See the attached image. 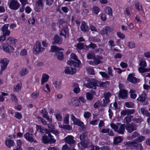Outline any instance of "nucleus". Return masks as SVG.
Instances as JSON below:
<instances>
[{
    "instance_id": "nucleus-46",
    "label": "nucleus",
    "mask_w": 150,
    "mask_h": 150,
    "mask_svg": "<svg viewBox=\"0 0 150 150\" xmlns=\"http://www.w3.org/2000/svg\"><path fill=\"white\" fill-rule=\"evenodd\" d=\"M127 45L130 48H133L135 47V44L133 42L130 41L127 43Z\"/></svg>"
},
{
    "instance_id": "nucleus-3",
    "label": "nucleus",
    "mask_w": 150,
    "mask_h": 150,
    "mask_svg": "<svg viewBox=\"0 0 150 150\" xmlns=\"http://www.w3.org/2000/svg\"><path fill=\"white\" fill-rule=\"evenodd\" d=\"M45 50V48L41 47V43L39 41H37L33 47V51L34 54H37L42 52Z\"/></svg>"
},
{
    "instance_id": "nucleus-43",
    "label": "nucleus",
    "mask_w": 150,
    "mask_h": 150,
    "mask_svg": "<svg viewBox=\"0 0 150 150\" xmlns=\"http://www.w3.org/2000/svg\"><path fill=\"white\" fill-rule=\"evenodd\" d=\"M106 12L110 16L112 15V9L109 7H107L106 9Z\"/></svg>"
},
{
    "instance_id": "nucleus-58",
    "label": "nucleus",
    "mask_w": 150,
    "mask_h": 150,
    "mask_svg": "<svg viewBox=\"0 0 150 150\" xmlns=\"http://www.w3.org/2000/svg\"><path fill=\"white\" fill-rule=\"evenodd\" d=\"M11 98L13 101L15 103H17L18 102V99L16 96L13 94H12L11 95Z\"/></svg>"
},
{
    "instance_id": "nucleus-51",
    "label": "nucleus",
    "mask_w": 150,
    "mask_h": 150,
    "mask_svg": "<svg viewBox=\"0 0 150 150\" xmlns=\"http://www.w3.org/2000/svg\"><path fill=\"white\" fill-rule=\"evenodd\" d=\"M8 26L9 24H5L1 28V30H2V32L6 31V30H8Z\"/></svg>"
},
{
    "instance_id": "nucleus-57",
    "label": "nucleus",
    "mask_w": 150,
    "mask_h": 150,
    "mask_svg": "<svg viewBox=\"0 0 150 150\" xmlns=\"http://www.w3.org/2000/svg\"><path fill=\"white\" fill-rule=\"evenodd\" d=\"M39 96V93L38 92H34L31 95V98L33 99L36 98Z\"/></svg>"
},
{
    "instance_id": "nucleus-30",
    "label": "nucleus",
    "mask_w": 150,
    "mask_h": 150,
    "mask_svg": "<svg viewBox=\"0 0 150 150\" xmlns=\"http://www.w3.org/2000/svg\"><path fill=\"white\" fill-rule=\"evenodd\" d=\"M123 139L120 137L119 136L115 137L114 140V143L115 144H117L122 141Z\"/></svg>"
},
{
    "instance_id": "nucleus-59",
    "label": "nucleus",
    "mask_w": 150,
    "mask_h": 150,
    "mask_svg": "<svg viewBox=\"0 0 150 150\" xmlns=\"http://www.w3.org/2000/svg\"><path fill=\"white\" fill-rule=\"evenodd\" d=\"M108 75L112 77L113 76V75L112 73V68L111 67H108Z\"/></svg>"
},
{
    "instance_id": "nucleus-49",
    "label": "nucleus",
    "mask_w": 150,
    "mask_h": 150,
    "mask_svg": "<svg viewBox=\"0 0 150 150\" xmlns=\"http://www.w3.org/2000/svg\"><path fill=\"white\" fill-rule=\"evenodd\" d=\"M125 105L126 107L128 108H133L134 106V103L132 102H126L125 103Z\"/></svg>"
},
{
    "instance_id": "nucleus-20",
    "label": "nucleus",
    "mask_w": 150,
    "mask_h": 150,
    "mask_svg": "<svg viewBox=\"0 0 150 150\" xmlns=\"http://www.w3.org/2000/svg\"><path fill=\"white\" fill-rule=\"evenodd\" d=\"M36 129H39L40 132L45 134H47L50 133L49 131L47 129H44L40 126L36 125Z\"/></svg>"
},
{
    "instance_id": "nucleus-12",
    "label": "nucleus",
    "mask_w": 150,
    "mask_h": 150,
    "mask_svg": "<svg viewBox=\"0 0 150 150\" xmlns=\"http://www.w3.org/2000/svg\"><path fill=\"white\" fill-rule=\"evenodd\" d=\"M89 142L86 141H81L78 144V146L79 150H84L87 147Z\"/></svg>"
},
{
    "instance_id": "nucleus-64",
    "label": "nucleus",
    "mask_w": 150,
    "mask_h": 150,
    "mask_svg": "<svg viewBox=\"0 0 150 150\" xmlns=\"http://www.w3.org/2000/svg\"><path fill=\"white\" fill-rule=\"evenodd\" d=\"M135 6L136 8L139 11H142V7L141 5H139L138 2H137L135 4Z\"/></svg>"
},
{
    "instance_id": "nucleus-38",
    "label": "nucleus",
    "mask_w": 150,
    "mask_h": 150,
    "mask_svg": "<svg viewBox=\"0 0 150 150\" xmlns=\"http://www.w3.org/2000/svg\"><path fill=\"white\" fill-rule=\"evenodd\" d=\"M134 147L138 150H141L142 148V145L141 144L137 143V142H135Z\"/></svg>"
},
{
    "instance_id": "nucleus-61",
    "label": "nucleus",
    "mask_w": 150,
    "mask_h": 150,
    "mask_svg": "<svg viewBox=\"0 0 150 150\" xmlns=\"http://www.w3.org/2000/svg\"><path fill=\"white\" fill-rule=\"evenodd\" d=\"M38 119L41 122L43 125H47V122L43 118L38 117Z\"/></svg>"
},
{
    "instance_id": "nucleus-2",
    "label": "nucleus",
    "mask_w": 150,
    "mask_h": 150,
    "mask_svg": "<svg viewBox=\"0 0 150 150\" xmlns=\"http://www.w3.org/2000/svg\"><path fill=\"white\" fill-rule=\"evenodd\" d=\"M71 58L74 59L76 62L72 60H70L67 62L68 64L74 67H77L79 66L81 62L77 59V56L74 54H71Z\"/></svg>"
},
{
    "instance_id": "nucleus-22",
    "label": "nucleus",
    "mask_w": 150,
    "mask_h": 150,
    "mask_svg": "<svg viewBox=\"0 0 150 150\" xmlns=\"http://www.w3.org/2000/svg\"><path fill=\"white\" fill-rule=\"evenodd\" d=\"M64 49L62 47H59L53 45L51 47L50 51L53 52H57L58 51L64 50Z\"/></svg>"
},
{
    "instance_id": "nucleus-56",
    "label": "nucleus",
    "mask_w": 150,
    "mask_h": 150,
    "mask_svg": "<svg viewBox=\"0 0 150 150\" xmlns=\"http://www.w3.org/2000/svg\"><path fill=\"white\" fill-rule=\"evenodd\" d=\"M86 97L87 99L88 100H90L93 99V95L91 93L88 92L86 93Z\"/></svg>"
},
{
    "instance_id": "nucleus-50",
    "label": "nucleus",
    "mask_w": 150,
    "mask_h": 150,
    "mask_svg": "<svg viewBox=\"0 0 150 150\" xmlns=\"http://www.w3.org/2000/svg\"><path fill=\"white\" fill-rule=\"evenodd\" d=\"M14 117L17 119L19 120H21L22 118V115L20 113L18 112L15 113Z\"/></svg>"
},
{
    "instance_id": "nucleus-6",
    "label": "nucleus",
    "mask_w": 150,
    "mask_h": 150,
    "mask_svg": "<svg viewBox=\"0 0 150 150\" xmlns=\"http://www.w3.org/2000/svg\"><path fill=\"white\" fill-rule=\"evenodd\" d=\"M126 129L129 133H131L134 131L137 130V126L134 123H128L125 125Z\"/></svg>"
},
{
    "instance_id": "nucleus-63",
    "label": "nucleus",
    "mask_w": 150,
    "mask_h": 150,
    "mask_svg": "<svg viewBox=\"0 0 150 150\" xmlns=\"http://www.w3.org/2000/svg\"><path fill=\"white\" fill-rule=\"evenodd\" d=\"M139 136V133L137 132H135L133 133L131 137L133 139L138 137Z\"/></svg>"
},
{
    "instance_id": "nucleus-1",
    "label": "nucleus",
    "mask_w": 150,
    "mask_h": 150,
    "mask_svg": "<svg viewBox=\"0 0 150 150\" xmlns=\"http://www.w3.org/2000/svg\"><path fill=\"white\" fill-rule=\"evenodd\" d=\"M117 124V125L111 123L110 124V127L118 134H123L126 128L125 125L122 124L120 123H118Z\"/></svg>"
},
{
    "instance_id": "nucleus-5",
    "label": "nucleus",
    "mask_w": 150,
    "mask_h": 150,
    "mask_svg": "<svg viewBox=\"0 0 150 150\" xmlns=\"http://www.w3.org/2000/svg\"><path fill=\"white\" fill-rule=\"evenodd\" d=\"M9 62V60L6 58L1 59H0V63L1 64V65L0 74H1L2 71L6 69Z\"/></svg>"
},
{
    "instance_id": "nucleus-16",
    "label": "nucleus",
    "mask_w": 150,
    "mask_h": 150,
    "mask_svg": "<svg viewBox=\"0 0 150 150\" xmlns=\"http://www.w3.org/2000/svg\"><path fill=\"white\" fill-rule=\"evenodd\" d=\"M3 50L7 52H10L13 50V48L12 46L6 44L4 45L2 47Z\"/></svg>"
},
{
    "instance_id": "nucleus-62",
    "label": "nucleus",
    "mask_w": 150,
    "mask_h": 150,
    "mask_svg": "<svg viewBox=\"0 0 150 150\" xmlns=\"http://www.w3.org/2000/svg\"><path fill=\"white\" fill-rule=\"evenodd\" d=\"M47 127L49 129V131L50 133L54 129V126L52 125L51 124H48Z\"/></svg>"
},
{
    "instance_id": "nucleus-24",
    "label": "nucleus",
    "mask_w": 150,
    "mask_h": 150,
    "mask_svg": "<svg viewBox=\"0 0 150 150\" xmlns=\"http://www.w3.org/2000/svg\"><path fill=\"white\" fill-rule=\"evenodd\" d=\"M80 103L79 101L77 98H72L71 102L69 103L70 104L74 105L75 106H78Z\"/></svg>"
},
{
    "instance_id": "nucleus-26",
    "label": "nucleus",
    "mask_w": 150,
    "mask_h": 150,
    "mask_svg": "<svg viewBox=\"0 0 150 150\" xmlns=\"http://www.w3.org/2000/svg\"><path fill=\"white\" fill-rule=\"evenodd\" d=\"M5 144L8 147L11 148L14 146V143L13 140L9 139L6 140Z\"/></svg>"
},
{
    "instance_id": "nucleus-52",
    "label": "nucleus",
    "mask_w": 150,
    "mask_h": 150,
    "mask_svg": "<svg viewBox=\"0 0 150 150\" xmlns=\"http://www.w3.org/2000/svg\"><path fill=\"white\" fill-rule=\"evenodd\" d=\"M144 137L143 136H142L138 137L137 139L134 140V141L136 142H140L144 140Z\"/></svg>"
},
{
    "instance_id": "nucleus-14",
    "label": "nucleus",
    "mask_w": 150,
    "mask_h": 150,
    "mask_svg": "<svg viewBox=\"0 0 150 150\" xmlns=\"http://www.w3.org/2000/svg\"><path fill=\"white\" fill-rule=\"evenodd\" d=\"M112 31L113 29L112 28L110 27L106 26L103 28L101 32V33L102 35L105 34L108 35L109 33L112 32Z\"/></svg>"
},
{
    "instance_id": "nucleus-11",
    "label": "nucleus",
    "mask_w": 150,
    "mask_h": 150,
    "mask_svg": "<svg viewBox=\"0 0 150 150\" xmlns=\"http://www.w3.org/2000/svg\"><path fill=\"white\" fill-rule=\"evenodd\" d=\"M65 142L71 146L74 144L75 141L74 139V137L71 135H68L64 139Z\"/></svg>"
},
{
    "instance_id": "nucleus-4",
    "label": "nucleus",
    "mask_w": 150,
    "mask_h": 150,
    "mask_svg": "<svg viewBox=\"0 0 150 150\" xmlns=\"http://www.w3.org/2000/svg\"><path fill=\"white\" fill-rule=\"evenodd\" d=\"M139 65L141 66L138 68V70L139 72L143 73L146 72L150 71V68H145L146 67V63L144 60H141Z\"/></svg>"
},
{
    "instance_id": "nucleus-40",
    "label": "nucleus",
    "mask_w": 150,
    "mask_h": 150,
    "mask_svg": "<svg viewBox=\"0 0 150 150\" xmlns=\"http://www.w3.org/2000/svg\"><path fill=\"white\" fill-rule=\"evenodd\" d=\"M146 99V98L145 97L140 96L137 100L142 103L144 105H146V102H145Z\"/></svg>"
},
{
    "instance_id": "nucleus-28",
    "label": "nucleus",
    "mask_w": 150,
    "mask_h": 150,
    "mask_svg": "<svg viewBox=\"0 0 150 150\" xmlns=\"http://www.w3.org/2000/svg\"><path fill=\"white\" fill-rule=\"evenodd\" d=\"M57 58L59 60H62L64 59L63 53L61 52H58L56 53Z\"/></svg>"
},
{
    "instance_id": "nucleus-21",
    "label": "nucleus",
    "mask_w": 150,
    "mask_h": 150,
    "mask_svg": "<svg viewBox=\"0 0 150 150\" xmlns=\"http://www.w3.org/2000/svg\"><path fill=\"white\" fill-rule=\"evenodd\" d=\"M80 28L81 31L85 32L88 31L89 30L88 26L84 22L81 23Z\"/></svg>"
},
{
    "instance_id": "nucleus-35",
    "label": "nucleus",
    "mask_w": 150,
    "mask_h": 150,
    "mask_svg": "<svg viewBox=\"0 0 150 150\" xmlns=\"http://www.w3.org/2000/svg\"><path fill=\"white\" fill-rule=\"evenodd\" d=\"M133 116L131 115L127 116L125 117L124 119V122L127 124L130 122L132 121V118Z\"/></svg>"
},
{
    "instance_id": "nucleus-19",
    "label": "nucleus",
    "mask_w": 150,
    "mask_h": 150,
    "mask_svg": "<svg viewBox=\"0 0 150 150\" xmlns=\"http://www.w3.org/2000/svg\"><path fill=\"white\" fill-rule=\"evenodd\" d=\"M72 87L74 88L73 91L76 93H78L80 91V88L79 87V85L76 82L73 83L72 84Z\"/></svg>"
},
{
    "instance_id": "nucleus-25",
    "label": "nucleus",
    "mask_w": 150,
    "mask_h": 150,
    "mask_svg": "<svg viewBox=\"0 0 150 150\" xmlns=\"http://www.w3.org/2000/svg\"><path fill=\"white\" fill-rule=\"evenodd\" d=\"M127 79L129 81L133 83H135L137 82V79L134 77L132 74H129Z\"/></svg>"
},
{
    "instance_id": "nucleus-44",
    "label": "nucleus",
    "mask_w": 150,
    "mask_h": 150,
    "mask_svg": "<svg viewBox=\"0 0 150 150\" xmlns=\"http://www.w3.org/2000/svg\"><path fill=\"white\" fill-rule=\"evenodd\" d=\"M87 57L89 59L94 58L95 56L94 53L92 52H89L87 55Z\"/></svg>"
},
{
    "instance_id": "nucleus-48",
    "label": "nucleus",
    "mask_w": 150,
    "mask_h": 150,
    "mask_svg": "<svg viewBox=\"0 0 150 150\" xmlns=\"http://www.w3.org/2000/svg\"><path fill=\"white\" fill-rule=\"evenodd\" d=\"M69 115L68 114L65 115V117L64 118V122L66 124H68L69 123Z\"/></svg>"
},
{
    "instance_id": "nucleus-32",
    "label": "nucleus",
    "mask_w": 150,
    "mask_h": 150,
    "mask_svg": "<svg viewBox=\"0 0 150 150\" xmlns=\"http://www.w3.org/2000/svg\"><path fill=\"white\" fill-rule=\"evenodd\" d=\"M28 72V71L27 69L25 68H23L21 70L20 72V74L22 76H23L27 74Z\"/></svg>"
},
{
    "instance_id": "nucleus-33",
    "label": "nucleus",
    "mask_w": 150,
    "mask_h": 150,
    "mask_svg": "<svg viewBox=\"0 0 150 150\" xmlns=\"http://www.w3.org/2000/svg\"><path fill=\"white\" fill-rule=\"evenodd\" d=\"M135 141L134 140L132 142L129 141L126 142L124 143L125 146L127 147H132L134 146Z\"/></svg>"
},
{
    "instance_id": "nucleus-36",
    "label": "nucleus",
    "mask_w": 150,
    "mask_h": 150,
    "mask_svg": "<svg viewBox=\"0 0 150 150\" xmlns=\"http://www.w3.org/2000/svg\"><path fill=\"white\" fill-rule=\"evenodd\" d=\"M53 84L54 87L57 88H60L61 87V81H57L53 83Z\"/></svg>"
},
{
    "instance_id": "nucleus-53",
    "label": "nucleus",
    "mask_w": 150,
    "mask_h": 150,
    "mask_svg": "<svg viewBox=\"0 0 150 150\" xmlns=\"http://www.w3.org/2000/svg\"><path fill=\"white\" fill-rule=\"evenodd\" d=\"M87 135V132H84L81 134L80 137V139L81 140H83L85 138Z\"/></svg>"
},
{
    "instance_id": "nucleus-31",
    "label": "nucleus",
    "mask_w": 150,
    "mask_h": 150,
    "mask_svg": "<svg viewBox=\"0 0 150 150\" xmlns=\"http://www.w3.org/2000/svg\"><path fill=\"white\" fill-rule=\"evenodd\" d=\"M7 43L11 44H14L17 41V40L12 37H9L7 39Z\"/></svg>"
},
{
    "instance_id": "nucleus-60",
    "label": "nucleus",
    "mask_w": 150,
    "mask_h": 150,
    "mask_svg": "<svg viewBox=\"0 0 150 150\" xmlns=\"http://www.w3.org/2000/svg\"><path fill=\"white\" fill-rule=\"evenodd\" d=\"M27 54V50L25 49L22 50L20 53V55L22 56H25Z\"/></svg>"
},
{
    "instance_id": "nucleus-42",
    "label": "nucleus",
    "mask_w": 150,
    "mask_h": 150,
    "mask_svg": "<svg viewBox=\"0 0 150 150\" xmlns=\"http://www.w3.org/2000/svg\"><path fill=\"white\" fill-rule=\"evenodd\" d=\"M21 86L22 84L21 83H18L14 87V88L15 90L16 91V92L21 89Z\"/></svg>"
},
{
    "instance_id": "nucleus-54",
    "label": "nucleus",
    "mask_w": 150,
    "mask_h": 150,
    "mask_svg": "<svg viewBox=\"0 0 150 150\" xmlns=\"http://www.w3.org/2000/svg\"><path fill=\"white\" fill-rule=\"evenodd\" d=\"M76 125L79 126H82L83 124V122L77 119L74 122Z\"/></svg>"
},
{
    "instance_id": "nucleus-8",
    "label": "nucleus",
    "mask_w": 150,
    "mask_h": 150,
    "mask_svg": "<svg viewBox=\"0 0 150 150\" xmlns=\"http://www.w3.org/2000/svg\"><path fill=\"white\" fill-rule=\"evenodd\" d=\"M44 0H37L36 1L34 9L36 11L39 12L41 9H43Z\"/></svg>"
},
{
    "instance_id": "nucleus-13",
    "label": "nucleus",
    "mask_w": 150,
    "mask_h": 150,
    "mask_svg": "<svg viewBox=\"0 0 150 150\" xmlns=\"http://www.w3.org/2000/svg\"><path fill=\"white\" fill-rule=\"evenodd\" d=\"M24 137L26 139L30 142H36V140L33 138V135L32 134L27 132L24 135Z\"/></svg>"
},
{
    "instance_id": "nucleus-41",
    "label": "nucleus",
    "mask_w": 150,
    "mask_h": 150,
    "mask_svg": "<svg viewBox=\"0 0 150 150\" xmlns=\"http://www.w3.org/2000/svg\"><path fill=\"white\" fill-rule=\"evenodd\" d=\"M48 137L50 138L49 140L51 144H53L54 143L56 142V140L53 138V136L51 135L50 133H49L48 134Z\"/></svg>"
},
{
    "instance_id": "nucleus-7",
    "label": "nucleus",
    "mask_w": 150,
    "mask_h": 150,
    "mask_svg": "<svg viewBox=\"0 0 150 150\" xmlns=\"http://www.w3.org/2000/svg\"><path fill=\"white\" fill-rule=\"evenodd\" d=\"M88 83H84L83 85L87 88H90L96 89V88L95 85V80L93 79H88L87 80Z\"/></svg>"
},
{
    "instance_id": "nucleus-23",
    "label": "nucleus",
    "mask_w": 150,
    "mask_h": 150,
    "mask_svg": "<svg viewBox=\"0 0 150 150\" xmlns=\"http://www.w3.org/2000/svg\"><path fill=\"white\" fill-rule=\"evenodd\" d=\"M49 76L46 74H42L41 78V83L42 85L47 82L49 78Z\"/></svg>"
},
{
    "instance_id": "nucleus-27",
    "label": "nucleus",
    "mask_w": 150,
    "mask_h": 150,
    "mask_svg": "<svg viewBox=\"0 0 150 150\" xmlns=\"http://www.w3.org/2000/svg\"><path fill=\"white\" fill-rule=\"evenodd\" d=\"M54 113H55V115L57 119L59 121H62V117L59 111L57 110H56L54 112Z\"/></svg>"
},
{
    "instance_id": "nucleus-10",
    "label": "nucleus",
    "mask_w": 150,
    "mask_h": 150,
    "mask_svg": "<svg viewBox=\"0 0 150 150\" xmlns=\"http://www.w3.org/2000/svg\"><path fill=\"white\" fill-rule=\"evenodd\" d=\"M19 6L20 4L16 1L15 0L11 1L9 5V7L11 9L16 10Z\"/></svg>"
},
{
    "instance_id": "nucleus-45",
    "label": "nucleus",
    "mask_w": 150,
    "mask_h": 150,
    "mask_svg": "<svg viewBox=\"0 0 150 150\" xmlns=\"http://www.w3.org/2000/svg\"><path fill=\"white\" fill-rule=\"evenodd\" d=\"M99 73L103 78H105L106 79H108L109 77L108 75L104 72L100 71Z\"/></svg>"
},
{
    "instance_id": "nucleus-9",
    "label": "nucleus",
    "mask_w": 150,
    "mask_h": 150,
    "mask_svg": "<svg viewBox=\"0 0 150 150\" xmlns=\"http://www.w3.org/2000/svg\"><path fill=\"white\" fill-rule=\"evenodd\" d=\"M111 96V93L109 92L105 93H104V99H103V103L102 104V106L105 107L107 104L110 103L109 98Z\"/></svg>"
},
{
    "instance_id": "nucleus-18",
    "label": "nucleus",
    "mask_w": 150,
    "mask_h": 150,
    "mask_svg": "<svg viewBox=\"0 0 150 150\" xmlns=\"http://www.w3.org/2000/svg\"><path fill=\"white\" fill-rule=\"evenodd\" d=\"M127 92L125 89L120 90L119 94V96L121 98H125L127 96Z\"/></svg>"
},
{
    "instance_id": "nucleus-39",
    "label": "nucleus",
    "mask_w": 150,
    "mask_h": 150,
    "mask_svg": "<svg viewBox=\"0 0 150 150\" xmlns=\"http://www.w3.org/2000/svg\"><path fill=\"white\" fill-rule=\"evenodd\" d=\"M42 139L43 142L45 144H47L50 142L49 138L46 135H44L42 137Z\"/></svg>"
},
{
    "instance_id": "nucleus-37",
    "label": "nucleus",
    "mask_w": 150,
    "mask_h": 150,
    "mask_svg": "<svg viewBox=\"0 0 150 150\" xmlns=\"http://www.w3.org/2000/svg\"><path fill=\"white\" fill-rule=\"evenodd\" d=\"M140 112L142 114L145 115L146 116H150V112L145 110L144 108H142L141 109Z\"/></svg>"
},
{
    "instance_id": "nucleus-34",
    "label": "nucleus",
    "mask_w": 150,
    "mask_h": 150,
    "mask_svg": "<svg viewBox=\"0 0 150 150\" xmlns=\"http://www.w3.org/2000/svg\"><path fill=\"white\" fill-rule=\"evenodd\" d=\"M92 12L93 13L96 14H98L100 11V9L97 6H93L92 9Z\"/></svg>"
},
{
    "instance_id": "nucleus-29",
    "label": "nucleus",
    "mask_w": 150,
    "mask_h": 150,
    "mask_svg": "<svg viewBox=\"0 0 150 150\" xmlns=\"http://www.w3.org/2000/svg\"><path fill=\"white\" fill-rule=\"evenodd\" d=\"M69 29L67 27L64 28L61 31L60 35L61 36H64L65 38H66V34L68 33Z\"/></svg>"
},
{
    "instance_id": "nucleus-17",
    "label": "nucleus",
    "mask_w": 150,
    "mask_h": 150,
    "mask_svg": "<svg viewBox=\"0 0 150 150\" xmlns=\"http://www.w3.org/2000/svg\"><path fill=\"white\" fill-rule=\"evenodd\" d=\"M53 39V44L54 45L55 44H61L62 41V38L57 35H55L54 36Z\"/></svg>"
},
{
    "instance_id": "nucleus-47",
    "label": "nucleus",
    "mask_w": 150,
    "mask_h": 150,
    "mask_svg": "<svg viewBox=\"0 0 150 150\" xmlns=\"http://www.w3.org/2000/svg\"><path fill=\"white\" fill-rule=\"evenodd\" d=\"M130 93V97L134 99L136 97L137 95L135 94V91L134 90H131L129 92Z\"/></svg>"
},
{
    "instance_id": "nucleus-55",
    "label": "nucleus",
    "mask_w": 150,
    "mask_h": 150,
    "mask_svg": "<svg viewBox=\"0 0 150 150\" xmlns=\"http://www.w3.org/2000/svg\"><path fill=\"white\" fill-rule=\"evenodd\" d=\"M41 113L43 114L42 117L44 118H45L46 116L48 115V113L45 108H43L41 110Z\"/></svg>"
},
{
    "instance_id": "nucleus-15",
    "label": "nucleus",
    "mask_w": 150,
    "mask_h": 150,
    "mask_svg": "<svg viewBox=\"0 0 150 150\" xmlns=\"http://www.w3.org/2000/svg\"><path fill=\"white\" fill-rule=\"evenodd\" d=\"M64 72L66 74L72 75L76 72V70L75 68L69 67H65Z\"/></svg>"
}]
</instances>
